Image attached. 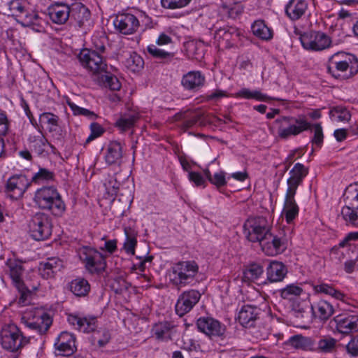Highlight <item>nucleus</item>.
<instances>
[{"label":"nucleus","instance_id":"4","mask_svg":"<svg viewBox=\"0 0 358 358\" xmlns=\"http://www.w3.org/2000/svg\"><path fill=\"white\" fill-rule=\"evenodd\" d=\"M34 201L39 208L49 210L55 216H61L65 211V204L57 189L52 186L38 189Z\"/></svg>","mask_w":358,"mask_h":358},{"label":"nucleus","instance_id":"21","mask_svg":"<svg viewBox=\"0 0 358 358\" xmlns=\"http://www.w3.org/2000/svg\"><path fill=\"white\" fill-rule=\"evenodd\" d=\"M262 251L268 256H275L282 253L286 248L284 239L273 235L270 231L259 243Z\"/></svg>","mask_w":358,"mask_h":358},{"label":"nucleus","instance_id":"52","mask_svg":"<svg viewBox=\"0 0 358 358\" xmlns=\"http://www.w3.org/2000/svg\"><path fill=\"white\" fill-rule=\"evenodd\" d=\"M303 292V289L294 284H290L280 290V296L284 299L292 300Z\"/></svg>","mask_w":358,"mask_h":358},{"label":"nucleus","instance_id":"22","mask_svg":"<svg viewBox=\"0 0 358 358\" xmlns=\"http://www.w3.org/2000/svg\"><path fill=\"white\" fill-rule=\"evenodd\" d=\"M56 350L62 356H69L76 351V336L68 331H62L55 343Z\"/></svg>","mask_w":358,"mask_h":358},{"label":"nucleus","instance_id":"57","mask_svg":"<svg viewBox=\"0 0 358 358\" xmlns=\"http://www.w3.org/2000/svg\"><path fill=\"white\" fill-rule=\"evenodd\" d=\"M90 134L86 139V143H88L95 138L100 137L105 132V129L97 122H92L90 125Z\"/></svg>","mask_w":358,"mask_h":358},{"label":"nucleus","instance_id":"59","mask_svg":"<svg viewBox=\"0 0 358 358\" xmlns=\"http://www.w3.org/2000/svg\"><path fill=\"white\" fill-rule=\"evenodd\" d=\"M346 351L352 357L358 356V336H354L346 345Z\"/></svg>","mask_w":358,"mask_h":358},{"label":"nucleus","instance_id":"7","mask_svg":"<svg viewBox=\"0 0 358 358\" xmlns=\"http://www.w3.org/2000/svg\"><path fill=\"white\" fill-rule=\"evenodd\" d=\"M199 269V265L194 260L180 261L171 268V281L179 288L190 285L195 280Z\"/></svg>","mask_w":358,"mask_h":358},{"label":"nucleus","instance_id":"41","mask_svg":"<svg viewBox=\"0 0 358 358\" xmlns=\"http://www.w3.org/2000/svg\"><path fill=\"white\" fill-rule=\"evenodd\" d=\"M138 118V115L135 113L124 114L116 121L115 125L122 131H126L134 126Z\"/></svg>","mask_w":358,"mask_h":358},{"label":"nucleus","instance_id":"48","mask_svg":"<svg viewBox=\"0 0 358 358\" xmlns=\"http://www.w3.org/2000/svg\"><path fill=\"white\" fill-rule=\"evenodd\" d=\"M329 116L331 119L340 122H348L351 117L349 110L342 106H337L331 108Z\"/></svg>","mask_w":358,"mask_h":358},{"label":"nucleus","instance_id":"62","mask_svg":"<svg viewBox=\"0 0 358 358\" xmlns=\"http://www.w3.org/2000/svg\"><path fill=\"white\" fill-rule=\"evenodd\" d=\"M8 130V121L6 113L0 110V136H5Z\"/></svg>","mask_w":358,"mask_h":358},{"label":"nucleus","instance_id":"47","mask_svg":"<svg viewBox=\"0 0 358 358\" xmlns=\"http://www.w3.org/2000/svg\"><path fill=\"white\" fill-rule=\"evenodd\" d=\"M147 52L152 57L162 62H166L172 59L174 54L159 48L157 45L151 44L147 47Z\"/></svg>","mask_w":358,"mask_h":358},{"label":"nucleus","instance_id":"18","mask_svg":"<svg viewBox=\"0 0 358 358\" xmlns=\"http://www.w3.org/2000/svg\"><path fill=\"white\" fill-rule=\"evenodd\" d=\"M201 294L196 289H189L182 292L176 304V313L180 317H182L189 313L199 302Z\"/></svg>","mask_w":358,"mask_h":358},{"label":"nucleus","instance_id":"25","mask_svg":"<svg viewBox=\"0 0 358 358\" xmlns=\"http://www.w3.org/2000/svg\"><path fill=\"white\" fill-rule=\"evenodd\" d=\"M67 320L69 323L75 327L76 329L84 333L94 331L97 327V320L94 316H80L70 314Z\"/></svg>","mask_w":358,"mask_h":358},{"label":"nucleus","instance_id":"11","mask_svg":"<svg viewBox=\"0 0 358 358\" xmlns=\"http://www.w3.org/2000/svg\"><path fill=\"white\" fill-rule=\"evenodd\" d=\"M259 309L257 307L244 305L238 312L237 320L241 326L245 329H249L250 332L256 338H264V334L255 329L259 320Z\"/></svg>","mask_w":358,"mask_h":358},{"label":"nucleus","instance_id":"40","mask_svg":"<svg viewBox=\"0 0 358 358\" xmlns=\"http://www.w3.org/2000/svg\"><path fill=\"white\" fill-rule=\"evenodd\" d=\"M337 340L330 336H324L317 342L316 351L321 353H332L336 351Z\"/></svg>","mask_w":358,"mask_h":358},{"label":"nucleus","instance_id":"49","mask_svg":"<svg viewBox=\"0 0 358 358\" xmlns=\"http://www.w3.org/2000/svg\"><path fill=\"white\" fill-rule=\"evenodd\" d=\"M204 174L208 181L216 186L217 188L224 187L227 185V180L225 178V172L220 171L215 173L213 175L211 174L209 169L204 170Z\"/></svg>","mask_w":358,"mask_h":358},{"label":"nucleus","instance_id":"43","mask_svg":"<svg viewBox=\"0 0 358 358\" xmlns=\"http://www.w3.org/2000/svg\"><path fill=\"white\" fill-rule=\"evenodd\" d=\"M254 35L263 40H270L273 35L272 31L265 24L263 20H257L252 25Z\"/></svg>","mask_w":358,"mask_h":358},{"label":"nucleus","instance_id":"13","mask_svg":"<svg viewBox=\"0 0 358 358\" xmlns=\"http://www.w3.org/2000/svg\"><path fill=\"white\" fill-rule=\"evenodd\" d=\"M302 46L308 50L322 51L331 47V38L322 31H311L301 35Z\"/></svg>","mask_w":358,"mask_h":358},{"label":"nucleus","instance_id":"20","mask_svg":"<svg viewBox=\"0 0 358 358\" xmlns=\"http://www.w3.org/2000/svg\"><path fill=\"white\" fill-rule=\"evenodd\" d=\"M241 31L234 27H224L218 29L215 32V38L220 45L226 48H230L237 44L240 41Z\"/></svg>","mask_w":358,"mask_h":358},{"label":"nucleus","instance_id":"1","mask_svg":"<svg viewBox=\"0 0 358 358\" xmlns=\"http://www.w3.org/2000/svg\"><path fill=\"white\" fill-rule=\"evenodd\" d=\"M311 127L304 115H283L273 122L270 130L278 138L286 140L311 129Z\"/></svg>","mask_w":358,"mask_h":358},{"label":"nucleus","instance_id":"61","mask_svg":"<svg viewBox=\"0 0 358 358\" xmlns=\"http://www.w3.org/2000/svg\"><path fill=\"white\" fill-rule=\"evenodd\" d=\"M189 179L193 182L196 186H202L206 183L205 179L201 173L194 171H189Z\"/></svg>","mask_w":358,"mask_h":358},{"label":"nucleus","instance_id":"30","mask_svg":"<svg viewBox=\"0 0 358 358\" xmlns=\"http://www.w3.org/2000/svg\"><path fill=\"white\" fill-rule=\"evenodd\" d=\"M28 142L30 150L38 156L48 154L47 148L48 147L52 149L55 148L54 146L48 143L47 138L40 131H37L36 134H30L28 138Z\"/></svg>","mask_w":358,"mask_h":358},{"label":"nucleus","instance_id":"29","mask_svg":"<svg viewBox=\"0 0 358 358\" xmlns=\"http://www.w3.org/2000/svg\"><path fill=\"white\" fill-rule=\"evenodd\" d=\"M313 316L320 322H326L334 313V306L328 301L320 299L311 305Z\"/></svg>","mask_w":358,"mask_h":358},{"label":"nucleus","instance_id":"44","mask_svg":"<svg viewBox=\"0 0 358 358\" xmlns=\"http://www.w3.org/2000/svg\"><path fill=\"white\" fill-rule=\"evenodd\" d=\"M124 64L129 71L138 72L143 68L144 61L138 54L133 52L126 58Z\"/></svg>","mask_w":358,"mask_h":358},{"label":"nucleus","instance_id":"23","mask_svg":"<svg viewBox=\"0 0 358 358\" xmlns=\"http://www.w3.org/2000/svg\"><path fill=\"white\" fill-rule=\"evenodd\" d=\"M308 173V170L303 164L296 163L289 171L290 176L287 181L286 194H296L298 187L302 183Z\"/></svg>","mask_w":358,"mask_h":358},{"label":"nucleus","instance_id":"27","mask_svg":"<svg viewBox=\"0 0 358 358\" xmlns=\"http://www.w3.org/2000/svg\"><path fill=\"white\" fill-rule=\"evenodd\" d=\"M176 332V326L169 321L155 323L151 329L152 336L159 341H169L173 339V335Z\"/></svg>","mask_w":358,"mask_h":358},{"label":"nucleus","instance_id":"3","mask_svg":"<svg viewBox=\"0 0 358 358\" xmlns=\"http://www.w3.org/2000/svg\"><path fill=\"white\" fill-rule=\"evenodd\" d=\"M1 6L8 15H11L23 27H30L36 31L43 29L41 19L34 11L29 10L21 0H2Z\"/></svg>","mask_w":358,"mask_h":358},{"label":"nucleus","instance_id":"35","mask_svg":"<svg viewBox=\"0 0 358 358\" xmlns=\"http://www.w3.org/2000/svg\"><path fill=\"white\" fill-rule=\"evenodd\" d=\"M6 266L8 268V273L12 280L13 285H20L22 280L24 268L22 262L15 259H8L6 262Z\"/></svg>","mask_w":358,"mask_h":358},{"label":"nucleus","instance_id":"60","mask_svg":"<svg viewBox=\"0 0 358 358\" xmlns=\"http://www.w3.org/2000/svg\"><path fill=\"white\" fill-rule=\"evenodd\" d=\"M105 84L111 90H119L121 87V84L117 77L114 76H106L105 79Z\"/></svg>","mask_w":358,"mask_h":358},{"label":"nucleus","instance_id":"17","mask_svg":"<svg viewBox=\"0 0 358 358\" xmlns=\"http://www.w3.org/2000/svg\"><path fill=\"white\" fill-rule=\"evenodd\" d=\"M337 331L342 334L358 332V314L353 311L345 312L334 317Z\"/></svg>","mask_w":358,"mask_h":358},{"label":"nucleus","instance_id":"16","mask_svg":"<svg viewBox=\"0 0 358 358\" xmlns=\"http://www.w3.org/2000/svg\"><path fill=\"white\" fill-rule=\"evenodd\" d=\"M196 327L199 331L211 338H221L226 331L225 326L211 317H199L196 320Z\"/></svg>","mask_w":358,"mask_h":358},{"label":"nucleus","instance_id":"34","mask_svg":"<svg viewBox=\"0 0 358 358\" xmlns=\"http://www.w3.org/2000/svg\"><path fill=\"white\" fill-rule=\"evenodd\" d=\"M295 194H285L282 213L285 220L290 224L298 216L299 208L295 201Z\"/></svg>","mask_w":358,"mask_h":358},{"label":"nucleus","instance_id":"58","mask_svg":"<svg viewBox=\"0 0 358 358\" xmlns=\"http://www.w3.org/2000/svg\"><path fill=\"white\" fill-rule=\"evenodd\" d=\"M40 283L38 281L32 282L31 280L27 279L25 281L22 280L20 285H16L15 287L17 290H26L33 293L38 290Z\"/></svg>","mask_w":358,"mask_h":358},{"label":"nucleus","instance_id":"50","mask_svg":"<svg viewBox=\"0 0 358 358\" xmlns=\"http://www.w3.org/2000/svg\"><path fill=\"white\" fill-rule=\"evenodd\" d=\"M59 117L52 113H43L40 115L39 121L41 124L47 125L50 132L55 131L58 127Z\"/></svg>","mask_w":358,"mask_h":358},{"label":"nucleus","instance_id":"8","mask_svg":"<svg viewBox=\"0 0 358 358\" xmlns=\"http://www.w3.org/2000/svg\"><path fill=\"white\" fill-rule=\"evenodd\" d=\"M243 228L244 234L250 242L260 243L271 231L272 225L266 217L257 216L248 218Z\"/></svg>","mask_w":358,"mask_h":358},{"label":"nucleus","instance_id":"33","mask_svg":"<svg viewBox=\"0 0 358 358\" xmlns=\"http://www.w3.org/2000/svg\"><path fill=\"white\" fill-rule=\"evenodd\" d=\"M68 288L76 296L85 297L90 292L91 285L87 279L77 277L68 284Z\"/></svg>","mask_w":358,"mask_h":358},{"label":"nucleus","instance_id":"56","mask_svg":"<svg viewBox=\"0 0 358 358\" xmlns=\"http://www.w3.org/2000/svg\"><path fill=\"white\" fill-rule=\"evenodd\" d=\"M314 129V136L312 138V143L318 148H321L323 143L324 134L320 123L312 124L311 129Z\"/></svg>","mask_w":358,"mask_h":358},{"label":"nucleus","instance_id":"45","mask_svg":"<svg viewBox=\"0 0 358 358\" xmlns=\"http://www.w3.org/2000/svg\"><path fill=\"white\" fill-rule=\"evenodd\" d=\"M234 96L236 98H244L246 99H255L259 101H267L270 98L259 90L252 91L248 88H243L237 92Z\"/></svg>","mask_w":358,"mask_h":358},{"label":"nucleus","instance_id":"37","mask_svg":"<svg viewBox=\"0 0 358 358\" xmlns=\"http://www.w3.org/2000/svg\"><path fill=\"white\" fill-rule=\"evenodd\" d=\"M122 157V146L121 143L117 141L110 142L105 156L106 163L109 165L120 164Z\"/></svg>","mask_w":358,"mask_h":358},{"label":"nucleus","instance_id":"63","mask_svg":"<svg viewBox=\"0 0 358 358\" xmlns=\"http://www.w3.org/2000/svg\"><path fill=\"white\" fill-rule=\"evenodd\" d=\"M358 269V260L348 259L344 263V270L347 273H351Z\"/></svg>","mask_w":358,"mask_h":358},{"label":"nucleus","instance_id":"36","mask_svg":"<svg viewBox=\"0 0 358 358\" xmlns=\"http://www.w3.org/2000/svg\"><path fill=\"white\" fill-rule=\"evenodd\" d=\"M313 290L315 293L327 294L343 302H347L348 299L345 294L335 289L331 285L324 282L314 285Z\"/></svg>","mask_w":358,"mask_h":358},{"label":"nucleus","instance_id":"2","mask_svg":"<svg viewBox=\"0 0 358 358\" xmlns=\"http://www.w3.org/2000/svg\"><path fill=\"white\" fill-rule=\"evenodd\" d=\"M327 71L335 78L349 79L358 73V59L353 55L338 52L329 57Z\"/></svg>","mask_w":358,"mask_h":358},{"label":"nucleus","instance_id":"55","mask_svg":"<svg viewBox=\"0 0 358 358\" xmlns=\"http://www.w3.org/2000/svg\"><path fill=\"white\" fill-rule=\"evenodd\" d=\"M192 0H161V5L166 9H180L187 6Z\"/></svg>","mask_w":358,"mask_h":358},{"label":"nucleus","instance_id":"42","mask_svg":"<svg viewBox=\"0 0 358 358\" xmlns=\"http://www.w3.org/2000/svg\"><path fill=\"white\" fill-rule=\"evenodd\" d=\"M124 231L126 236L124 249L127 254L134 255L135 247L137 244V232L131 227H124Z\"/></svg>","mask_w":358,"mask_h":358},{"label":"nucleus","instance_id":"14","mask_svg":"<svg viewBox=\"0 0 358 358\" xmlns=\"http://www.w3.org/2000/svg\"><path fill=\"white\" fill-rule=\"evenodd\" d=\"M31 185V182L24 175H14L6 181L5 192L8 196L12 199L22 198Z\"/></svg>","mask_w":358,"mask_h":358},{"label":"nucleus","instance_id":"64","mask_svg":"<svg viewBox=\"0 0 358 358\" xmlns=\"http://www.w3.org/2000/svg\"><path fill=\"white\" fill-rule=\"evenodd\" d=\"M243 12V6L238 3H235L228 9L229 15L231 17H236Z\"/></svg>","mask_w":358,"mask_h":358},{"label":"nucleus","instance_id":"26","mask_svg":"<svg viewBox=\"0 0 358 358\" xmlns=\"http://www.w3.org/2000/svg\"><path fill=\"white\" fill-rule=\"evenodd\" d=\"M48 10L50 20L55 24H64L70 20L71 5L56 3L51 5Z\"/></svg>","mask_w":358,"mask_h":358},{"label":"nucleus","instance_id":"39","mask_svg":"<svg viewBox=\"0 0 358 358\" xmlns=\"http://www.w3.org/2000/svg\"><path fill=\"white\" fill-rule=\"evenodd\" d=\"M264 273L263 267L257 263L249 264L243 271V280L250 282L257 281Z\"/></svg>","mask_w":358,"mask_h":358},{"label":"nucleus","instance_id":"24","mask_svg":"<svg viewBox=\"0 0 358 358\" xmlns=\"http://www.w3.org/2000/svg\"><path fill=\"white\" fill-rule=\"evenodd\" d=\"M64 267L63 261L59 257H54L40 262L38 272L40 275L44 279H53L57 273L60 272Z\"/></svg>","mask_w":358,"mask_h":358},{"label":"nucleus","instance_id":"15","mask_svg":"<svg viewBox=\"0 0 358 358\" xmlns=\"http://www.w3.org/2000/svg\"><path fill=\"white\" fill-rule=\"evenodd\" d=\"M113 24L115 29L124 35L136 33L140 27L138 17L131 13H118Z\"/></svg>","mask_w":358,"mask_h":358},{"label":"nucleus","instance_id":"46","mask_svg":"<svg viewBox=\"0 0 358 358\" xmlns=\"http://www.w3.org/2000/svg\"><path fill=\"white\" fill-rule=\"evenodd\" d=\"M341 215L347 224L358 228V207L343 206Z\"/></svg>","mask_w":358,"mask_h":358},{"label":"nucleus","instance_id":"53","mask_svg":"<svg viewBox=\"0 0 358 358\" xmlns=\"http://www.w3.org/2000/svg\"><path fill=\"white\" fill-rule=\"evenodd\" d=\"M55 173L45 168H40L38 171L31 178V183L41 184L43 182L53 180Z\"/></svg>","mask_w":358,"mask_h":358},{"label":"nucleus","instance_id":"12","mask_svg":"<svg viewBox=\"0 0 358 358\" xmlns=\"http://www.w3.org/2000/svg\"><path fill=\"white\" fill-rule=\"evenodd\" d=\"M86 270L91 274H100L105 271L106 262L104 256L96 250L84 248L79 253Z\"/></svg>","mask_w":358,"mask_h":358},{"label":"nucleus","instance_id":"51","mask_svg":"<svg viewBox=\"0 0 358 358\" xmlns=\"http://www.w3.org/2000/svg\"><path fill=\"white\" fill-rule=\"evenodd\" d=\"M199 124V126H204L206 124V117L204 113H196L190 117L185 120L182 124V129L186 130L194 127Z\"/></svg>","mask_w":358,"mask_h":358},{"label":"nucleus","instance_id":"9","mask_svg":"<svg viewBox=\"0 0 358 358\" xmlns=\"http://www.w3.org/2000/svg\"><path fill=\"white\" fill-rule=\"evenodd\" d=\"M29 233L36 241L48 239L52 234L51 218L43 213H36L29 221Z\"/></svg>","mask_w":358,"mask_h":358},{"label":"nucleus","instance_id":"19","mask_svg":"<svg viewBox=\"0 0 358 358\" xmlns=\"http://www.w3.org/2000/svg\"><path fill=\"white\" fill-rule=\"evenodd\" d=\"M91 13L82 3L75 2L71 5L70 22L78 28H85L90 25Z\"/></svg>","mask_w":358,"mask_h":358},{"label":"nucleus","instance_id":"54","mask_svg":"<svg viewBox=\"0 0 358 358\" xmlns=\"http://www.w3.org/2000/svg\"><path fill=\"white\" fill-rule=\"evenodd\" d=\"M68 104L75 115H83L92 120H96L98 117V115L93 111L78 106L73 102H68Z\"/></svg>","mask_w":358,"mask_h":358},{"label":"nucleus","instance_id":"10","mask_svg":"<svg viewBox=\"0 0 358 358\" xmlns=\"http://www.w3.org/2000/svg\"><path fill=\"white\" fill-rule=\"evenodd\" d=\"M21 321L27 327L38 331L40 334H45L52 323V317L48 313L35 308L25 311Z\"/></svg>","mask_w":358,"mask_h":358},{"label":"nucleus","instance_id":"32","mask_svg":"<svg viewBox=\"0 0 358 358\" xmlns=\"http://www.w3.org/2000/svg\"><path fill=\"white\" fill-rule=\"evenodd\" d=\"M308 3L304 0H290L285 7L287 17L294 21L300 19L306 13Z\"/></svg>","mask_w":358,"mask_h":358},{"label":"nucleus","instance_id":"28","mask_svg":"<svg viewBox=\"0 0 358 358\" xmlns=\"http://www.w3.org/2000/svg\"><path fill=\"white\" fill-rule=\"evenodd\" d=\"M206 83L205 76L199 71H191L185 74L181 80L182 87L189 91H197Z\"/></svg>","mask_w":358,"mask_h":358},{"label":"nucleus","instance_id":"38","mask_svg":"<svg viewBox=\"0 0 358 358\" xmlns=\"http://www.w3.org/2000/svg\"><path fill=\"white\" fill-rule=\"evenodd\" d=\"M287 344L295 349H301L303 350H314V342L309 337L302 335H295L289 338Z\"/></svg>","mask_w":358,"mask_h":358},{"label":"nucleus","instance_id":"31","mask_svg":"<svg viewBox=\"0 0 358 358\" xmlns=\"http://www.w3.org/2000/svg\"><path fill=\"white\" fill-rule=\"evenodd\" d=\"M287 273V266L281 262L272 261L266 268L267 280L270 282L282 281Z\"/></svg>","mask_w":358,"mask_h":358},{"label":"nucleus","instance_id":"5","mask_svg":"<svg viewBox=\"0 0 358 358\" xmlns=\"http://www.w3.org/2000/svg\"><path fill=\"white\" fill-rule=\"evenodd\" d=\"M96 50L83 49L78 57L81 65L92 75H100L107 72L106 59L101 53L105 52L106 47L103 43L100 45L94 42Z\"/></svg>","mask_w":358,"mask_h":358},{"label":"nucleus","instance_id":"6","mask_svg":"<svg viewBox=\"0 0 358 358\" xmlns=\"http://www.w3.org/2000/svg\"><path fill=\"white\" fill-rule=\"evenodd\" d=\"M30 336L24 335L14 323L3 325L0 331V341L3 349L17 352L30 343Z\"/></svg>","mask_w":358,"mask_h":358}]
</instances>
